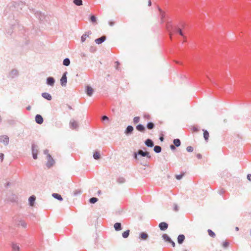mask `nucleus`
Here are the masks:
<instances>
[{
	"label": "nucleus",
	"instance_id": "obj_40",
	"mask_svg": "<svg viewBox=\"0 0 251 251\" xmlns=\"http://www.w3.org/2000/svg\"><path fill=\"white\" fill-rule=\"evenodd\" d=\"M158 9L159 11L160 12L161 19H164V18H165L164 12L159 7H158Z\"/></svg>",
	"mask_w": 251,
	"mask_h": 251
},
{
	"label": "nucleus",
	"instance_id": "obj_52",
	"mask_svg": "<svg viewBox=\"0 0 251 251\" xmlns=\"http://www.w3.org/2000/svg\"><path fill=\"white\" fill-rule=\"evenodd\" d=\"M170 149L172 150H175L176 149V146L174 145H170Z\"/></svg>",
	"mask_w": 251,
	"mask_h": 251
},
{
	"label": "nucleus",
	"instance_id": "obj_56",
	"mask_svg": "<svg viewBox=\"0 0 251 251\" xmlns=\"http://www.w3.org/2000/svg\"><path fill=\"white\" fill-rule=\"evenodd\" d=\"M193 130L194 131H198V129L197 127H193Z\"/></svg>",
	"mask_w": 251,
	"mask_h": 251
},
{
	"label": "nucleus",
	"instance_id": "obj_1",
	"mask_svg": "<svg viewBox=\"0 0 251 251\" xmlns=\"http://www.w3.org/2000/svg\"><path fill=\"white\" fill-rule=\"evenodd\" d=\"M141 155L143 157L146 156L148 158L150 159L151 158V156L150 154V153L148 151H143L141 150H139L137 152H135L133 154L134 158L136 160H139V158L138 157V155Z\"/></svg>",
	"mask_w": 251,
	"mask_h": 251
},
{
	"label": "nucleus",
	"instance_id": "obj_6",
	"mask_svg": "<svg viewBox=\"0 0 251 251\" xmlns=\"http://www.w3.org/2000/svg\"><path fill=\"white\" fill-rule=\"evenodd\" d=\"M174 30L175 32L179 33V35L184 38L183 42L186 41V37L184 35L182 30L179 27H176L174 28Z\"/></svg>",
	"mask_w": 251,
	"mask_h": 251
},
{
	"label": "nucleus",
	"instance_id": "obj_27",
	"mask_svg": "<svg viewBox=\"0 0 251 251\" xmlns=\"http://www.w3.org/2000/svg\"><path fill=\"white\" fill-rule=\"evenodd\" d=\"M12 249L13 251H19V246L16 244L13 243L12 245Z\"/></svg>",
	"mask_w": 251,
	"mask_h": 251
},
{
	"label": "nucleus",
	"instance_id": "obj_7",
	"mask_svg": "<svg viewBox=\"0 0 251 251\" xmlns=\"http://www.w3.org/2000/svg\"><path fill=\"white\" fill-rule=\"evenodd\" d=\"M47 159L48 161L47 162L46 165L48 168H50L54 164V161L50 155H48Z\"/></svg>",
	"mask_w": 251,
	"mask_h": 251
},
{
	"label": "nucleus",
	"instance_id": "obj_49",
	"mask_svg": "<svg viewBox=\"0 0 251 251\" xmlns=\"http://www.w3.org/2000/svg\"><path fill=\"white\" fill-rule=\"evenodd\" d=\"M0 158L1 162H2L4 159V154L2 153H0Z\"/></svg>",
	"mask_w": 251,
	"mask_h": 251
},
{
	"label": "nucleus",
	"instance_id": "obj_3",
	"mask_svg": "<svg viewBox=\"0 0 251 251\" xmlns=\"http://www.w3.org/2000/svg\"><path fill=\"white\" fill-rule=\"evenodd\" d=\"M9 141V139L7 135H3L0 136V143H2L5 146L8 145Z\"/></svg>",
	"mask_w": 251,
	"mask_h": 251
},
{
	"label": "nucleus",
	"instance_id": "obj_11",
	"mask_svg": "<svg viewBox=\"0 0 251 251\" xmlns=\"http://www.w3.org/2000/svg\"><path fill=\"white\" fill-rule=\"evenodd\" d=\"M134 130L133 127L132 126H128L125 130V133L126 135H129L132 134Z\"/></svg>",
	"mask_w": 251,
	"mask_h": 251
},
{
	"label": "nucleus",
	"instance_id": "obj_20",
	"mask_svg": "<svg viewBox=\"0 0 251 251\" xmlns=\"http://www.w3.org/2000/svg\"><path fill=\"white\" fill-rule=\"evenodd\" d=\"M185 239V236L183 234H180L177 237V242L179 244H181Z\"/></svg>",
	"mask_w": 251,
	"mask_h": 251
},
{
	"label": "nucleus",
	"instance_id": "obj_63",
	"mask_svg": "<svg viewBox=\"0 0 251 251\" xmlns=\"http://www.w3.org/2000/svg\"><path fill=\"white\" fill-rule=\"evenodd\" d=\"M30 109H31V107L30 106H28V107H26V109L28 110H30Z\"/></svg>",
	"mask_w": 251,
	"mask_h": 251
},
{
	"label": "nucleus",
	"instance_id": "obj_53",
	"mask_svg": "<svg viewBox=\"0 0 251 251\" xmlns=\"http://www.w3.org/2000/svg\"><path fill=\"white\" fill-rule=\"evenodd\" d=\"M144 117L145 119H150V116L149 114H145Z\"/></svg>",
	"mask_w": 251,
	"mask_h": 251
},
{
	"label": "nucleus",
	"instance_id": "obj_17",
	"mask_svg": "<svg viewBox=\"0 0 251 251\" xmlns=\"http://www.w3.org/2000/svg\"><path fill=\"white\" fill-rule=\"evenodd\" d=\"M145 144L147 147L150 148H151L154 146L153 142L150 139H147L145 142Z\"/></svg>",
	"mask_w": 251,
	"mask_h": 251
},
{
	"label": "nucleus",
	"instance_id": "obj_10",
	"mask_svg": "<svg viewBox=\"0 0 251 251\" xmlns=\"http://www.w3.org/2000/svg\"><path fill=\"white\" fill-rule=\"evenodd\" d=\"M70 128L73 129H76L78 127L77 122L74 120H71L70 122Z\"/></svg>",
	"mask_w": 251,
	"mask_h": 251
},
{
	"label": "nucleus",
	"instance_id": "obj_12",
	"mask_svg": "<svg viewBox=\"0 0 251 251\" xmlns=\"http://www.w3.org/2000/svg\"><path fill=\"white\" fill-rule=\"evenodd\" d=\"M168 225L165 222H161L159 224V227L161 230L164 231L167 229Z\"/></svg>",
	"mask_w": 251,
	"mask_h": 251
},
{
	"label": "nucleus",
	"instance_id": "obj_35",
	"mask_svg": "<svg viewBox=\"0 0 251 251\" xmlns=\"http://www.w3.org/2000/svg\"><path fill=\"white\" fill-rule=\"evenodd\" d=\"M154 127V125L152 122H149L147 125V127L149 129H151Z\"/></svg>",
	"mask_w": 251,
	"mask_h": 251
},
{
	"label": "nucleus",
	"instance_id": "obj_13",
	"mask_svg": "<svg viewBox=\"0 0 251 251\" xmlns=\"http://www.w3.org/2000/svg\"><path fill=\"white\" fill-rule=\"evenodd\" d=\"M35 121L38 124H42L43 123L44 120L41 115L37 114L35 116Z\"/></svg>",
	"mask_w": 251,
	"mask_h": 251
},
{
	"label": "nucleus",
	"instance_id": "obj_29",
	"mask_svg": "<svg viewBox=\"0 0 251 251\" xmlns=\"http://www.w3.org/2000/svg\"><path fill=\"white\" fill-rule=\"evenodd\" d=\"M203 137L206 141H207L209 138V133L206 130H203Z\"/></svg>",
	"mask_w": 251,
	"mask_h": 251
},
{
	"label": "nucleus",
	"instance_id": "obj_51",
	"mask_svg": "<svg viewBox=\"0 0 251 251\" xmlns=\"http://www.w3.org/2000/svg\"><path fill=\"white\" fill-rule=\"evenodd\" d=\"M169 243H170L172 244V246H173V247H175V246H176L175 243V242H174L172 239H171V241L169 242Z\"/></svg>",
	"mask_w": 251,
	"mask_h": 251
},
{
	"label": "nucleus",
	"instance_id": "obj_37",
	"mask_svg": "<svg viewBox=\"0 0 251 251\" xmlns=\"http://www.w3.org/2000/svg\"><path fill=\"white\" fill-rule=\"evenodd\" d=\"M89 201L91 203H95L98 201V199L95 197H93L90 198Z\"/></svg>",
	"mask_w": 251,
	"mask_h": 251
},
{
	"label": "nucleus",
	"instance_id": "obj_44",
	"mask_svg": "<svg viewBox=\"0 0 251 251\" xmlns=\"http://www.w3.org/2000/svg\"><path fill=\"white\" fill-rule=\"evenodd\" d=\"M229 246V242L227 241H225L223 244V247L225 249L227 248Z\"/></svg>",
	"mask_w": 251,
	"mask_h": 251
},
{
	"label": "nucleus",
	"instance_id": "obj_31",
	"mask_svg": "<svg viewBox=\"0 0 251 251\" xmlns=\"http://www.w3.org/2000/svg\"><path fill=\"white\" fill-rule=\"evenodd\" d=\"M129 232H130V230H126V231H124L123 233H122V237L124 238H126L128 237L129 235Z\"/></svg>",
	"mask_w": 251,
	"mask_h": 251
},
{
	"label": "nucleus",
	"instance_id": "obj_39",
	"mask_svg": "<svg viewBox=\"0 0 251 251\" xmlns=\"http://www.w3.org/2000/svg\"><path fill=\"white\" fill-rule=\"evenodd\" d=\"M81 193L82 191L80 189H76L74 191L73 194L75 196H76L77 195L81 194Z\"/></svg>",
	"mask_w": 251,
	"mask_h": 251
},
{
	"label": "nucleus",
	"instance_id": "obj_33",
	"mask_svg": "<svg viewBox=\"0 0 251 251\" xmlns=\"http://www.w3.org/2000/svg\"><path fill=\"white\" fill-rule=\"evenodd\" d=\"M162 238L164 240L168 242H169L171 240V238L166 234H163Z\"/></svg>",
	"mask_w": 251,
	"mask_h": 251
},
{
	"label": "nucleus",
	"instance_id": "obj_4",
	"mask_svg": "<svg viewBox=\"0 0 251 251\" xmlns=\"http://www.w3.org/2000/svg\"><path fill=\"white\" fill-rule=\"evenodd\" d=\"M14 222L18 226H21L25 228L27 227V224L22 219H16L15 220Z\"/></svg>",
	"mask_w": 251,
	"mask_h": 251
},
{
	"label": "nucleus",
	"instance_id": "obj_34",
	"mask_svg": "<svg viewBox=\"0 0 251 251\" xmlns=\"http://www.w3.org/2000/svg\"><path fill=\"white\" fill-rule=\"evenodd\" d=\"M171 25L170 24H169V23H167V25H166V29L168 31V32H169V35H170V38L171 39L172 38V34L170 31V27L171 26Z\"/></svg>",
	"mask_w": 251,
	"mask_h": 251
},
{
	"label": "nucleus",
	"instance_id": "obj_5",
	"mask_svg": "<svg viewBox=\"0 0 251 251\" xmlns=\"http://www.w3.org/2000/svg\"><path fill=\"white\" fill-rule=\"evenodd\" d=\"M67 72H65L60 79V84L62 86H66L67 82Z\"/></svg>",
	"mask_w": 251,
	"mask_h": 251
},
{
	"label": "nucleus",
	"instance_id": "obj_55",
	"mask_svg": "<svg viewBox=\"0 0 251 251\" xmlns=\"http://www.w3.org/2000/svg\"><path fill=\"white\" fill-rule=\"evenodd\" d=\"M248 179L251 181V174H249L247 176Z\"/></svg>",
	"mask_w": 251,
	"mask_h": 251
},
{
	"label": "nucleus",
	"instance_id": "obj_64",
	"mask_svg": "<svg viewBox=\"0 0 251 251\" xmlns=\"http://www.w3.org/2000/svg\"><path fill=\"white\" fill-rule=\"evenodd\" d=\"M164 23V20H163V19H161V20H160V23H161V24H162V23Z\"/></svg>",
	"mask_w": 251,
	"mask_h": 251
},
{
	"label": "nucleus",
	"instance_id": "obj_38",
	"mask_svg": "<svg viewBox=\"0 0 251 251\" xmlns=\"http://www.w3.org/2000/svg\"><path fill=\"white\" fill-rule=\"evenodd\" d=\"M207 232L208 233V235L213 237L214 238L216 236L215 233L211 229H208Z\"/></svg>",
	"mask_w": 251,
	"mask_h": 251
},
{
	"label": "nucleus",
	"instance_id": "obj_14",
	"mask_svg": "<svg viewBox=\"0 0 251 251\" xmlns=\"http://www.w3.org/2000/svg\"><path fill=\"white\" fill-rule=\"evenodd\" d=\"M42 96L43 98H44V99H45L48 100H50L52 99L51 96L49 93H48L47 92L42 93Z\"/></svg>",
	"mask_w": 251,
	"mask_h": 251
},
{
	"label": "nucleus",
	"instance_id": "obj_43",
	"mask_svg": "<svg viewBox=\"0 0 251 251\" xmlns=\"http://www.w3.org/2000/svg\"><path fill=\"white\" fill-rule=\"evenodd\" d=\"M90 21L92 22V23H95L97 21V18L96 17L94 16V15H92L91 17H90Z\"/></svg>",
	"mask_w": 251,
	"mask_h": 251
},
{
	"label": "nucleus",
	"instance_id": "obj_59",
	"mask_svg": "<svg viewBox=\"0 0 251 251\" xmlns=\"http://www.w3.org/2000/svg\"><path fill=\"white\" fill-rule=\"evenodd\" d=\"M114 22H111L109 23V25L110 26H113L114 25Z\"/></svg>",
	"mask_w": 251,
	"mask_h": 251
},
{
	"label": "nucleus",
	"instance_id": "obj_19",
	"mask_svg": "<svg viewBox=\"0 0 251 251\" xmlns=\"http://www.w3.org/2000/svg\"><path fill=\"white\" fill-rule=\"evenodd\" d=\"M35 200H36V197L34 195L30 196L29 198V199H28L29 204L30 206H32L34 205Z\"/></svg>",
	"mask_w": 251,
	"mask_h": 251
},
{
	"label": "nucleus",
	"instance_id": "obj_36",
	"mask_svg": "<svg viewBox=\"0 0 251 251\" xmlns=\"http://www.w3.org/2000/svg\"><path fill=\"white\" fill-rule=\"evenodd\" d=\"M93 157L95 159L98 160L100 158V154L98 151H96L94 153Z\"/></svg>",
	"mask_w": 251,
	"mask_h": 251
},
{
	"label": "nucleus",
	"instance_id": "obj_22",
	"mask_svg": "<svg viewBox=\"0 0 251 251\" xmlns=\"http://www.w3.org/2000/svg\"><path fill=\"white\" fill-rule=\"evenodd\" d=\"M148 234L145 232H142L140 234L139 238L141 240H146L148 238Z\"/></svg>",
	"mask_w": 251,
	"mask_h": 251
},
{
	"label": "nucleus",
	"instance_id": "obj_16",
	"mask_svg": "<svg viewBox=\"0 0 251 251\" xmlns=\"http://www.w3.org/2000/svg\"><path fill=\"white\" fill-rule=\"evenodd\" d=\"M105 40H106V37L105 36H102L100 38L96 39L95 41L96 44H100L102 43H103V42H104Z\"/></svg>",
	"mask_w": 251,
	"mask_h": 251
},
{
	"label": "nucleus",
	"instance_id": "obj_28",
	"mask_svg": "<svg viewBox=\"0 0 251 251\" xmlns=\"http://www.w3.org/2000/svg\"><path fill=\"white\" fill-rule=\"evenodd\" d=\"M161 150H162L161 147L159 146H154V149H153V151L156 153H160L161 151Z\"/></svg>",
	"mask_w": 251,
	"mask_h": 251
},
{
	"label": "nucleus",
	"instance_id": "obj_54",
	"mask_svg": "<svg viewBox=\"0 0 251 251\" xmlns=\"http://www.w3.org/2000/svg\"><path fill=\"white\" fill-rule=\"evenodd\" d=\"M197 157L198 159H201L202 158V155L201 154L198 153L197 154Z\"/></svg>",
	"mask_w": 251,
	"mask_h": 251
},
{
	"label": "nucleus",
	"instance_id": "obj_58",
	"mask_svg": "<svg viewBox=\"0 0 251 251\" xmlns=\"http://www.w3.org/2000/svg\"><path fill=\"white\" fill-rule=\"evenodd\" d=\"M151 5V0H149V1H148V5H149V6H150Z\"/></svg>",
	"mask_w": 251,
	"mask_h": 251
},
{
	"label": "nucleus",
	"instance_id": "obj_61",
	"mask_svg": "<svg viewBox=\"0 0 251 251\" xmlns=\"http://www.w3.org/2000/svg\"><path fill=\"white\" fill-rule=\"evenodd\" d=\"M159 140L161 141H163V140H164V138L162 136V137H160L159 138Z\"/></svg>",
	"mask_w": 251,
	"mask_h": 251
},
{
	"label": "nucleus",
	"instance_id": "obj_41",
	"mask_svg": "<svg viewBox=\"0 0 251 251\" xmlns=\"http://www.w3.org/2000/svg\"><path fill=\"white\" fill-rule=\"evenodd\" d=\"M117 182L119 183H123L125 182V179L124 177H119L117 179Z\"/></svg>",
	"mask_w": 251,
	"mask_h": 251
},
{
	"label": "nucleus",
	"instance_id": "obj_46",
	"mask_svg": "<svg viewBox=\"0 0 251 251\" xmlns=\"http://www.w3.org/2000/svg\"><path fill=\"white\" fill-rule=\"evenodd\" d=\"M193 148L191 146H188L187 148H186V151H188V152H192L193 151Z\"/></svg>",
	"mask_w": 251,
	"mask_h": 251
},
{
	"label": "nucleus",
	"instance_id": "obj_2",
	"mask_svg": "<svg viewBox=\"0 0 251 251\" xmlns=\"http://www.w3.org/2000/svg\"><path fill=\"white\" fill-rule=\"evenodd\" d=\"M31 151L33 159H36L37 158V155L38 152V146L34 143H32L31 146Z\"/></svg>",
	"mask_w": 251,
	"mask_h": 251
},
{
	"label": "nucleus",
	"instance_id": "obj_50",
	"mask_svg": "<svg viewBox=\"0 0 251 251\" xmlns=\"http://www.w3.org/2000/svg\"><path fill=\"white\" fill-rule=\"evenodd\" d=\"M225 193V190L223 189H221L219 191V193L220 195H222L224 193Z\"/></svg>",
	"mask_w": 251,
	"mask_h": 251
},
{
	"label": "nucleus",
	"instance_id": "obj_47",
	"mask_svg": "<svg viewBox=\"0 0 251 251\" xmlns=\"http://www.w3.org/2000/svg\"><path fill=\"white\" fill-rule=\"evenodd\" d=\"M101 120L102 121H109V118L107 116L104 115V116H102Z\"/></svg>",
	"mask_w": 251,
	"mask_h": 251
},
{
	"label": "nucleus",
	"instance_id": "obj_26",
	"mask_svg": "<svg viewBox=\"0 0 251 251\" xmlns=\"http://www.w3.org/2000/svg\"><path fill=\"white\" fill-rule=\"evenodd\" d=\"M138 160H139V163L143 166H145V167H149V163L147 161H144V159H139Z\"/></svg>",
	"mask_w": 251,
	"mask_h": 251
},
{
	"label": "nucleus",
	"instance_id": "obj_24",
	"mask_svg": "<svg viewBox=\"0 0 251 251\" xmlns=\"http://www.w3.org/2000/svg\"><path fill=\"white\" fill-rule=\"evenodd\" d=\"M52 196L54 198H55L60 201H63V198H62L61 196L60 195H59V194L53 193Z\"/></svg>",
	"mask_w": 251,
	"mask_h": 251
},
{
	"label": "nucleus",
	"instance_id": "obj_48",
	"mask_svg": "<svg viewBox=\"0 0 251 251\" xmlns=\"http://www.w3.org/2000/svg\"><path fill=\"white\" fill-rule=\"evenodd\" d=\"M49 151L48 150L46 149L44 151V153L46 155H47V157H48V155H50L49 153Z\"/></svg>",
	"mask_w": 251,
	"mask_h": 251
},
{
	"label": "nucleus",
	"instance_id": "obj_60",
	"mask_svg": "<svg viewBox=\"0 0 251 251\" xmlns=\"http://www.w3.org/2000/svg\"><path fill=\"white\" fill-rule=\"evenodd\" d=\"M90 50H91V52H93V51H94L95 50V49H94L93 47H92L90 49Z\"/></svg>",
	"mask_w": 251,
	"mask_h": 251
},
{
	"label": "nucleus",
	"instance_id": "obj_9",
	"mask_svg": "<svg viewBox=\"0 0 251 251\" xmlns=\"http://www.w3.org/2000/svg\"><path fill=\"white\" fill-rule=\"evenodd\" d=\"M55 82V79L53 77L50 76L47 78L46 83L49 86H53L54 85Z\"/></svg>",
	"mask_w": 251,
	"mask_h": 251
},
{
	"label": "nucleus",
	"instance_id": "obj_32",
	"mask_svg": "<svg viewBox=\"0 0 251 251\" xmlns=\"http://www.w3.org/2000/svg\"><path fill=\"white\" fill-rule=\"evenodd\" d=\"M73 2L77 6H81L83 4L82 0H74Z\"/></svg>",
	"mask_w": 251,
	"mask_h": 251
},
{
	"label": "nucleus",
	"instance_id": "obj_45",
	"mask_svg": "<svg viewBox=\"0 0 251 251\" xmlns=\"http://www.w3.org/2000/svg\"><path fill=\"white\" fill-rule=\"evenodd\" d=\"M140 121V118L139 117H135L133 119V122L135 124L138 123Z\"/></svg>",
	"mask_w": 251,
	"mask_h": 251
},
{
	"label": "nucleus",
	"instance_id": "obj_30",
	"mask_svg": "<svg viewBox=\"0 0 251 251\" xmlns=\"http://www.w3.org/2000/svg\"><path fill=\"white\" fill-rule=\"evenodd\" d=\"M63 64L65 66H68L70 64V60L69 58H66L64 59L63 61Z\"/></svg>",
	"mask_w": 251,
	"mask_h": 251
},
{
	"label": "nucleus",
	"instance_id": "obj_62",
	"mask_svg": "<svg viewBox=\"0 0 251 251\" xmlns=\"http://www.w3.org/2000/svg\"><path fill=\"white\" fill-rule=\"evenodd\" d=\"M115 63L117 64L116 69H118V65L119 64V63L118 61H116Z\"/></svg>",
	"mask_w": 251,
	"mask_h": 251
},
{
	"label": "nucleus",
	"instance_id": "obj_23",
	"mask_svg": "<svg viewBox=\"0 0 251 251\" xmlns=\"http://www.w3.org/2000/svg\"><path fill=\"white\" fill-rule=\"evenodd\" d=\"M114 227L116 231H120L122 229L120 223H116L114 225Z\"/></svg>",
	"mask_w": 251,
	"mask_h": 251
},
{
	"label": "nucleus",
	"instance_id": "obj_25",
	"mask_svg": "<svg viewBox=\"0 0 251 251\" xmlns=\"http://www.w3.org/2000/svg\"><path fill=\"white\" fill-rule=\"evenodd\" d=\"M173 143H174V145L176 147H179L181 145V142L179 139H174L173 140Z\"/></svg>",
	"mask_w": 251,
	"mask_h": 251
},
{
	"label": "nucleus",
	"instance_id": "obj_21",
	"mask_svg": "<svg viewBox=\"0 0 251 251\" xmlns=\"http://www.w3.org/2000/svg\"><path fill=\"white\" fill-rule=\"evenodd\" d=\"M136 128L137 130L144 132L145 131V127L143 125L139 124L136 126Z\"/></svg>",
	"mask_w": 251,
	"mask_h": 251
},
{
	"label": "nucleus",
	"instance_id": "obj_57",
	"mask_svg": "<svg viewBox=\"0 0 251 251\" xmlns=\"http://www.w3.org/2000/svg\"><path fill=\"white\" fill-rule=\"evenodd\" d=\"M174 209L175 211H177L178 210V207L176 205H175V206L174 207Z\"/></svg>",
	"mask_w": 251,
	"mask_h": 251
},
{
	"label": "nucleus",
	"instance_id": "obj_15",
	"mask_svg": "<svg viewBox=\"0 0 251 251\" xmlns=\"http://www.w3.org/2000/svg\"><path fill=\"white\" fill-rule=\"evenodd\" d=\"M91 34V31H88L85 34H83L81 37V41L82 43L84 42L86 40V38L89 37V35Z\"/></svg>",
	"mask_w": 251,
	"mask_h": 251
},
{
	"label": "nucleus",
	"instance_id": "obj_42",
	"mask_svg": "<svg viewBox=\"0 0 251 251\" xmlns=\"http://www.w3.org/2000/svg\"><path fill=\"white\" fill-rule=\"evenodd\" d=\"M184 175V173H182L181 174H180V175H177L176 176V178L177 180H180V179L182 178V177H183Z\"/></svg>",
	"mask_w": 251,
	"mask_h": 251
},
{
	"label": "nucleus",
	"instance_id": "obj_18",
	"mask_svg": "<svg viewBox=\"0 0 251 251\" xmlns=\"http://www.w3.org/2000/svg\"><path fill=\"white\" fill-rule=\"evenodd\" d=\"M93 89L91 87L87 86L86 93L88 96H91L93 93Z\"/></svg>",
	"mask_w": 251,
	"mask_h": 251
},
{
	"label": "nucleus",
	"instance_id": "obj_8",
	"mask_svg": "<svg viewBox=\"0 0 251 251\" xmlns=\"http://www.w3.org/2000/svg\"><path fill=\"white\" fill-rule=\"evenodd\" d=\"M19 75L18 71L16 69H13L9 73L8 77L11 78H14L17 76Z\"/></svg>",
	"mask_w": 251,
	"mask_h": 251
}]
</instances>
